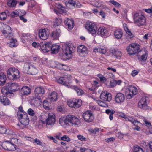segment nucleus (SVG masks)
Wrapping results in <instances>:
<instances>
[{"mask_svg":"<svg viewBox=\"0 0 152 152\" xmlns=\"http://www.w3.org/2000/svg\"><path fill=\"white\" fill-rule=\"evenodd\" d=\"M17 4L16 0H9L7 4L10 7H13L15 6Z\"/></svg>","mask_w":152,"mask_h":152,"instance_id":"37","label":"nucleus"},{"mask_svg":"<svg viewBox=\"0 0 152 152\" xmlns=\"http://www.w3.org/2000/svg\"><path fill=\"white\" fill-rule=\"evenodd\" d=\"M6 134L12 135H14L15 134L14 132H13L12 130H10L9 129L7 130Z\"/></svg>","mask_w":152,"mask_h":152,"instance_id":"55","label":"nucleus"},{"mask_svg":"<svg viewBox=\"0 0 152 152\" xmlns=\"http://www.w3.org/2000/svg\"><path fill=\"white\" fill-rule=\"evenodd\" d=\"M93 51L94 52H99L101 53L102 50L100 48H95L93 50Z\"/></svg>","mask_w":152,"mask_h":152,"instance_id":"61","label":"nucleus"},{"mask_svg":"<svg viewBox=\"0 0 152 152\" xmlns=\"http://www.w3.org/2000/svg\"><path fill=\"white\" fill-rule=\"evenodd\" d=\"M71 77V75H65L63 77H60L59 79L57 80V82L59 83L62 84L66 86H68L67 83H69V79Z\"/></svg>","mask_w":152,"mask_h":152,"instance_id":"11","label":"nucleus"},{"mask_svg":"<svg viewBox=\"0 0 152 152\" xmlns=\"http://www.w3.org/2000/svg\"><path fill=\"white\" fill-rule=\"evenodd\" d=\"M65 3L66 7L68 8L73 9L75 7V1L73 0H66Z\"/></svg>","mask_w":152,"mask_h":152,"instance_id":"25","label":"nucleus"},{"mask_svg":"<svg viewBox=\"0 0 152 152\" xmlns=\"http://www.w3.org/2000/svg\"><path fill=\"white\" fill-rule=\"evenodd\" d=\"M67 103L70 107L77 108L81 106V100H76L75 99L70 100L67 102Z\"/></svg>","mask_w":152,"mask_h":152,"instance_id":"10","label":"nucleus"},{"mask_svg":"<svg viewBox=\"0 0 152 152\" xmlns=\"http://www.w3.org/2000/svg\"><path fill=\"white\" fill-rule=\"evenodd\" d=\"M40 47L41 50L44 52H45L46 43H42L40 45Z\"/></svg>","mask_w":152,"mask_h":152,"instance_id":"51","label":"nucleus"},{"mask_svg":"<svg viewBox=\"0 0 152 152\" xmlns=\"http://www.w3.org/2000/svg\"><path fill=\"white\" fill-rule=\"evenodd\" d=\"M50 34L49 31L45 28L40 29L38 32L39 37L42 40H45L47 39Z\"/></svg>","mask_w":152,"mask_h":152,"instance_id":"12","label":"nucleus"},{"mask_svg":"<svg viewBox=\"0 0 152 152\" xmlns=\"http://www.w3.org/2000/svg\"><path fill=\"white\" fill-rule=\"evenodd\" d=\"M11 28L8 25H6L5 27L4 28V30L2 31V34H7L6 36L7 38L8 36H10L11 37L13 36V34L12 33Z\"/></svg>","mask_w":152,"mask_h":152,"instance_id":"21","label":"nucleus"},{"mask_svg":"<svg viewBox=\"0 0 152 152\" xmlns=\"http://www.w3.org/2000/svg\"><path fill=\"white\" fill-rule=\"evenodd\" d=\"M148 56V53L145 51V53L141 56H138V59L139 62L142 64V62H145L147 59Z\"/></svg>","mask_w":152,"mask_h":152,"instance_id":"29","label":"nucleus"},{"mask_svg":"<svg viewBox=\"0 0 152 152\" xmlns=\"http://www.w3.org/2000/svg\"><path fill=\"white\" fill-rule=\"evenodd\" d=\"M63 53L66 56V59H69L72 57V53L74 52L73 48L69 45L64 44L62 48Z\"/></svg>","mask_w":152,"mask_h":152,"instance_id":"6","label":"nucleus"},{"mask_svg":"<svg viewBox=\"0 0 152 152\" xmlns=\"http://www.w3.org/2000/svg\"><path fill=\"white\" fill-rule=\"evenodd\" d=\"M36 100L34 99H31L30 102L31 105L34 106H38L39 104V100L38 99Z\"/></svg>","mask_w":152,"mask_h":152,"instance_id":"38","label":"nucleus"},{"mask_svg":"<svg viewBox=\"0 0 152 152\" xmlns=\"http://www.w3.org/2000/svg\"><path fill=\"white\" fill-rule=\"evenodd\" d=\"M75 89L77 92V94L79 95H81L84 93V91L82 89L79 88L76 86H74Z\"/></svg>","mask_w":152,"mask_h":152,"instance_id":"40","label":"nucleus"},{"mask_svg":"<svg viewBox=\"0 0 152 152\" xmlns=\"http://www.w3.org/2000/svg\"><path fill=\"white\" fill-rule=\"evenodd\" d=\"M17 115L20 123L24 126L28 124L30 121L27 114H23L21 113L20 112H18Z\"/></svg>","mask_w":152,"mask_h":152,"instance_id":"7","label":"nucleus"},{"mask_svg":"<svg viewBox=\"0 0 152 152\" xmlns=\"http://www.w3.org/2000/svg\"><path fill=\"white\" fill-rule=\"evenodd\" d=\"M18 85L15 83H12V82H9L6 84L5 88H3L2 90V92H3L4 90L6 89V91L4 92L6 94L7 93V90L8 91H15L17 89Z\"/></svg>","mask_w":152,"mask_h":152,"instance_id":"13","label":"nucleus"},{"mask_svg":"<svg viewBox=\"0 0 152 152\" xmlns=\"http://www.w3.org/2000/svg\"><path fill=\"white\" fill-rule=\"evenodd\" d=\"M151 34L150 33L146 34L142 37L144 40H147L151 36Z\"/></svg>","mask_w":152,"mask_h":152,"instance_id":"50","label":"nucleus"},{"mask_svg":"<svg viewBox=\"0 0 152 152\" xmlns=\"http://www.w3.org/2000/svg\"><path fill=\"white\" fill-rule=\"evenodd\" d=\"M107 33V31L106 29L102 28H99L98 29L97 34L102 37L106 36Z\"/></svg>","mask_w":152,"mask_h":152,"instance_id":"32","label":"nucleus"},{"mask_svg":"<svg viewBox=\"0 0 152 152\" xmlns=\"http://www.w3.org/2000/svg\"><path fill=\"white\" fill-rule=\"evenodd\" d=\"M8 38L10 40V43L9 45L10 47L12 48L17 46V40L16 39L13 38L12 36L11 37L10 36H8L7 38Z\"/></svg>","mask_w":152,"mask_h":152,"instance_id":"30","label":"nucleus"},{"mask_svg":"<svg viewBox=\"0 0 152 152\" xmlns=\"http://www.w3.org/2000/svg\"><path fill=\"white\" fill-rule=\"evenodd\" d=\"M57 99V93L53 91L51 93V94L48 96L47 100L51 101H56Z\"/></svg>","mask_w":152,"mask_h":152,"instance_id":"26","label":"nucleus"},{"mask_svg":"<svg viewBox=\"0 0 152 152\" xmlns=\"http://www.w3.org/2000/svg\"><path fill=\"white\" fill-rule=\"evenodd\" d=\"M7 72L8 77L11 80L17 79L20 77L19 70L15 68H10Z\"/></svg>","mask_w":152,"mask_h":152,"instance_id":"4","label":"nucleus"},{"mask_svg":"<svg viewBox=\"0 0 152 152\" xmlns=\"http://www.w3.org/2000/svg\"><path fill=\"white\" fill-rule=\"evenodd\" d=\"M109 2L110 3L113 4L117 7H119L121 6L120 4L118 3L114 0H110V1Z\"/></svg>","mask_w":152,"mask_h":152,"instance_id":"45","label":"nucleus"},{"mask_svg":"<svg viewBox=\"0 0 152 152\" xmlns=\"http://www.w3.org/2000/svg\"><path fill=\"white\" fill-rule=\"evenodd\" d=\"M115 140V139L113 137H110L107 138L105 139V141L106 142H110L111 141H113Z\"/></svg>","mask_w":152,"mask_h":152,"instance_id":"63","label":"nucleus"},{"mask_svg":"<svg viewBox=\"0 0 152 152\" xmlns=\"http://www.w3.org/2000/svg\"><path fill=\"white\" fill-rule=\"evenodd\" d=\"M134 22L139 26L145 25L146 18L144 15L139 13H134L133 15Z\"/></svg>","mask_w":152,"mask_h":152,"instance_id":"3","label":"nucleus"},{"mask_svg":"<svg viewBox=\"0 0 152 152\" xmlns=\"http://www.w3.org/2000/svg\"><path fill=\"white\" fill-rule=\"evenodd\" d=\"M47 116L48 118L45 119L46 126L48 128L51 127L55 122V115L53 113H50L48 114L46 113L45 115H42L41 116L43 120H44L45 117H47Z\"/></svg>","mask_w":152,"mask_h":152,"instance_id":"2","label":"nucleus"},{"mask_svg":"<svg viewBox=\"0 0 152 152\" xmlns=\"http://www.w3.org/2000/svg\"><path fill=\"white\" fill-rule=\"evenodd\" d=\"M52 45L50 42L46 43L45 52H48L51 50Z\"/></svg>","mask_w":152,"mask_h":152,"instance_id":"41","label":"nucleus"},{"mask_svg":"<svg viewBox=\"0 0 152 152\" xmlns=\"http://www.w3.org/2000/svg\"><path fill=\"white\" fill-rule=\"evenodd\" d=\"M27 112L29 115L32 116V119L34 121H35L37 119V116L32 109H29L28 110Z\"/></svg>","mask_w":152,"mask_h":152,"instance_id":"28","label":"nucleus"},{"mask_svg":"<svg viewBox=\"0 0 152 152\" xmlns=\"http://www.w3.org/2000/svg\"><path fill=\"white\" fill-rule=\"evenodd\" d=\"M129 94L127 95V98L130 99L133 96V95H136L137 94V88L133 86H131L129 88Z\"/></svg>","mask_w":152,"mask_h":152,"instance_id":"18","label":"nucleus"},{"mask_svg":"<svg viewBox=\"0 0 152 152\" xmlns=\"http://www.w3.org/2000/svg\"><path fill=\"white\" fill-rule=\"evenodd\" d=\"M6 76L3 73H0V86H3L5 83L6 80Z\"/></svg>","mask_w":152,"mask_h":152,"instance_id":"33","label":"nucleus"},{"mask_svg":"<svg viewBox=\"0 0 152 152\" xmlns=\"http://www.w3.org/2000/svg\"><path fill=\"white\" fill-rule=\"evenodd\" d=\"M86 28L91 34H96L97 30V27L96 25L91 22L87 23Z\"/></svg>","mask_w":152,"mask_h":152,"instance_id":"14","label":"nucleus"},{"mask_svg":"<svg viewBox=\"0 0 152 152\" xmlns=\"http://www.w3.org/2000/svg\"><path fill=\"white\" fill-rule=\"evenodd\" d=\"M61 19L60 18H56L55 21V25L58 26L60 25L61 23Z\"/></svg>","mask_w":152,"mask_h":152,"instance_id":"44","label":"nucleus"},{"mask_svg":"<svg viewBox=\"0 0 152 152\" xmlns=\"http://www.w3.org/2000/svg\"><path fill=\"white\" fill-rule=\"evenodd\" d=\"M116 50L114 48H111L109 51V53H110L112 54V55L114 56Z\"/></svg>","mask_w":152,"mask_h":152,"instance_id":"58","label":"nucleus"},{"mask_svg":"<svg viewBox=\"0 0 152 152\" xmlns=\"http://www.w3.org/2000/svg\"><path fill=\"white\" fill-rule=\"evenodd\" d=\"M126 33L127 34L129 37L130 38H132L134 36L133 34L131 32V31L129 30L126 32Z\"/></svg>","mask_w":152,"mask_h":152,"instance_id":"57","label":"nucleus"},{"mask_svg":"<svg viewBox=\"0 0 152 152\" xmlns=\"http://www.w3.org/2000/svg\"><path fill=\"white\" fill-rule=\"evenodd\" d=\"M144 121L145 124L146 125V126H147L148 127H149L151 126V124L148 121L146 120H144Z\"/></svg>","mask_w":152,"mask_h":152,"instance_id":"64","label":"nucleus"},{"mask_svg":"<svg viewBox=\"0 0 152 152\" xmlns=\"http://www.w3.org/2000/svg\"><path fill=\"white\" fill-rule=\"evenodd\" d=\"M81 6V4L78 1H75V7H76L77 8H79Z\"/></svg>","mask_w":152,"mask_h":152,"instance_id":"62","label":"nucleus"},{"mask_svg":"<svg viewBox=\"0 0 152 152\" xmlns=\"http://www.w3.org/2000/svg\"><path fill=\"white\" fill-rule=\"evenodd\" d=\"M7 17V15L5 12H3L0 14V20H4Z\"/></svg>","mask_w":152,"mask_h":152,"instance_id":"43","label":"nucleus"},{"mask_svg":"<svg viewBox=\"0 0 152 152\" xmlns=\"http://www.w3.org/2000/svg\"><path fill=\"white\" fill-rule=\"evenodd\" d=\"M61 139L62 140L66 141L68 142L70 141V138L66 135H64L63 137H61Z\"/></svg>","mask_w":152,"mask_h":152,"instance_id":"47","label":"nucleus"},{"mask_svg":"<svg viewBox=\"0 0 152 152\" xmlns=\"http://www.w3.org/2000/svg\"><path fill=\"white\" fill-rule=\"evenodd\" d=\"M0 102L4 105H9L10 103V100L6 96H0Z\"/></svg>","mask_w":152,"mask_h":152,"instance_id":"27","label":"nucleus"},{"mask_svg":"<svg viewBox=\"0 0 152 152\" xmlns=\"http://www.w3.org/2000/svg\"><path fill=\"white\" fill-rule=\"evenodd\" d=\"M7 129L3 127L0 126V133L2 134H6Z\"/></svg>","mask_w":152,"mask_h":152,"instance_id":"49","label":"nucleus"},{"mask_svg":"<svg viewBox=\"0 0 152 152\" xmlns=\"http://www.w3.org/2000/svg\"><path fill=\"white\" fill-rule=\"evenodd\" d=\"M114 56H115L116 58L118 57H120L121 56V54L120 52L116 50Z\"/></svg>","mask_w":152,"mask_h":152,"instance_id":"54","label":"nucleus"},{"mask_svg":"<svg viewBox=\"0 0 152 152\" xmlns=\"http://www.w3.org/2000/svg\"><path fill=\"white\" fill-rule=\"evenodd\" d=\"M78 121V119L75 116L68 115L66 117H63L60 118L59 120V122L62 126H64L65 125H69V123L72 125H76Z\"/></svg>","mask_w":152,"mask_h":152,"instance_id":"1","label":"nucleus"},{"mask_svg":"<svg viewBox=\"0 0 152 152\" xmlns=\"http://www.w3.org/2000/svg\"><path fill=\"white\" fill-rule=\"evenodd\" d=\"M125 98L124 94L121 93H118L115 96V100L116 103H118L123 102Z\"/></svg>","mask_w":152,"mask_h":152,"instance_id":"19","label":"nucleus"},{"mask_svg":"<svg viewBox=\"0 0 152 152\" xmlns=\"http://www.w3.org/2000/svg\"><path fill=\"white\" fill-rule=\"evenodd\" d=\"M66 66L65 65L58 63V64L57 65L56 67L60 69H64V67H66Z\"/></svg>","mask_w":152,"mask_h":152,"instance_id":"46","label":"nucleus"},{"mask_svg":"<svg viewBox=\"0 0 152 152\" xmlns=\"http://www.w3.org/2000/svg\"><path fill=\"white\" fill-rule=\"evenodd\" d=\"M7 149L9 151L14 150L15 149V145L12 142H8L7 145Z\"/></svg>","mask_w":152,"mask_h":152,"instance_id":"35","label":"nucleus"},{"mask_svg":"<svg viewBox=\"0 0 152 152\" xmlns=\"http://www.w3.org/2000/svg\"><path fill=\"white\" fill-rule=\"evenodd\" d=\"M60 49L59 46L56 44L52 45L51 50V53L53 54L56 53L59 51Z\"/></svg>","mask_w":152,"mask_h":152,"instance_id":"31","label":"nucleus"},{"mask_svg":"<svg viewBox=\"0 0 152 152\" xmlns=\"http://www.w3.org/2000/svg\"><path fill=\"white\" fill-rule=\"evenodd\" d=\"M77 52L79 53L87 54L88 50L87 48L83 45H80L78 47Z\"/></svg>","mask_w":152,"mask_h":152,"instance_id":"23","label":"nucleus"},{"mask_svg":"<svg viewBox=\"0 0 152 152\" xmlns=\"http://www.w3.org/2000/svg\"><path fill=\"white\" fill-rule=\"evenodd\" d=\"M31 89L28 86H23L21 89L20 92L22 95H28L31 92Z\"/></svg>","mask_w":152,"mask_h":152,"instance_id":"22","label":"nucleus"},{"mask_svg":"<svg viewBox=\"0 0 152 152\" xmlns=\"http://www.w3.org/2000/svg\"><path fill=\"white\" fill-rule=\"evenodd\" d=\"M11 16L12 17H15L18 16H19V13L18 11H15L12 12L11 14Z\"/></svg>","mask_w":152,"mask_h":152,"instance_id":"48","label":"nucleus"},{"mask_svg":"<svg viewBox=\"0 0 152 152\" xmlns=\"http://www.w3.org/2000/svg\"><path fill=\"white\" fill-rule=\"evenodd\" d=\"M25 138L27 140L30 141V142L33 143L34 139H33V138L29 137L27 136L25 137Z\"/></svg>","mask_w":152,"mask_h":152,"instance_id":"60","label":"nucleus"},{"mask_svg":"<svg viewBox=\"0 0 152 152\" xmlns=\"http://www.w3.org/2000/svg\"><path fill=\"white\" fill-rule=\"evenodd\" d=\"M115 113V111L113 110L107 109L106 110V113L107 114H110L109 118L110 120H111L113 119V115Z\"/></svg>","mask_w":152,"mask_h":152,"instance_id":"36","label":"nucleus"},{"mask_svg":"<svg viewBox=\"0 0 152 152\" xmlns=\"http://www.w3.org/2000/svg\"><path fill=\"white\" fill-rule=\"evenodd\" d=\"M61 33L60 29L58 28L52 32L51 34V36L53 39L57 40L58 39Z\"/></svg>","mask_w":152,"mask_h":152,"instance_id":"20","label":"nucleus"},{"mask_svg":"<svg viewBox=\"0 0 152 152\" xmlns=\"http://www.w3.org/2000/svg\"><path fill=\"white\" fill-rule=\"evenodd\" d=\"M45 91L42 87H37L35 90L34 94L36 99L38 100L41 99L42 94L45 93Z\"/></svg>","mask_w":152,"mask_h":152,"instance_id":"15","label":"nucleus"},{"mask_svg":"<svg viewBox=\"0 0 152 152\" xmlns=\"http://www.w3.org/2000/svg\"><path fill=\"white\" fill-rule=\"evenodd\" d=\"M64 23L68 26V28L72 29L74 26V21L72 19L67 18L64 20Z\"/></svg>","mask_w":152,"mask_h":152,"instance_id":"24","label":"nucleus"},{"mask_svg":"<svg viewBox=\"0 0 152 152\" xmlns=\"http://www.w3.org/2000/svg\"><path fill=\"white\" fill-rule=\"evenodd\" d=\"M83 117L84 120L88 122H92L94 118L92 113L90 110H87L83 113Z\"/></svg>","mask_w":152,"mask_h":152,"instance_id":"9","label":"nucleus"},{"mask_svg":"<svg viewBox=\"0 0 152 152\" xmlns=\"http://www.w3.org/2000/svg\"><path fill=\"white\" fill-rule=\"evenodd\" d=\"M100 98L104 101L110 102L111 100V95L106 91H103L100 94Z\"/></svg>","mask_w":152,"mask_h":152,"instance_id":"16","label":"nucleus"},{"mask_svg":"<svg viewBox=\"0 0 152 152\" xmlns=\"http://www.w3.org/2000/svg\"><path fill=\"white\" fill-rule=\"evenodd\" d=\"M123 32L122 31L120 30H116L114 32V35L116 38L117 39H120L122 36Z\"/></svg>","mask_w":152,"mask_h":152,"instance_id":"34","label":"nucleus"},{"mask_svg":"<svg viewBox=\"0 0 152 152\" xmlns=\"http://www.w3.org/2000/svg\"><path fill=\"white\" fill-rule=\"evenodd\" d=\"M77 137L81 141L85 140L86 138L85 137L81 135H78L77 136Z\"/></svg>","mask_w":152,"mask_h":152,"instance_id":"59","label":"nucleus"},{"mask_svg":"<svg viewBox=\"0 0 152 152\" xmlns=\"http://www.w3.org/2000/svg\"><path fill=\"white\" fill-rule=\"evenodd\" d=\"M132 123L136 126H140L141 125V124L140 122L134 119Z\"/></svg>","mask_w":152,"mask_h":152,"instance_id":"52","label":"nucleus"},{"mask_svg":"<svg viewBox=\"0 0 152 152\" xmlns=\"http://www.w3.org/2000/svg\"><path fill=\"white\" fill-rule=\"evenodd\" d=\"M148 98L146 97H142L139 102L138 105L139 107L143 109H148V107L147 105V100Z\"/></svg>","mask_w":152,"mask_h":152,"instance_id":"17","label":"nucleus"},{"mask_svg":"<svg viewBox=\"0 0 152 152\" xmlns=\"http://www.w3.org/2000/svg\"><path fill=\"white\" fill-rule=\"evenodd\" d=\"M134 152H143V150L140 147H136L134 149Z\"/></svg>","mask_w":152,"mask_h":152,"instance_id":"53","label":"nucleus"},{"mask_svg":"<svg viewBox=\"0 0 152 152\" xmlns=\"http://www.w3.org/2000/svg\"><path fill=\"white\" fill-rule=\"evenodd\" d=\"M116 80H113L112 81H111L110 83V86L111 87H113L116 86Z\"/></svg>","mask_w":152,"mask_h":152,"instance_id":"56","label":"nucleus"},{"mask_svg":"<svg viewBox=\"0 0 152 152\" xmlns=\"http://www.w3.org/2000/svg\"><path fill=\"white\" fill-rule=\"evenodd\" d=\"M94 6L95 7L98 8L103 7L102 2L100 1H96L94 4Z\"/></svg>","mask_w":152,"mask_h":152,"instance_id":"42","label":"nucleus"},{"mask_svg":"<svg viewBox=\"0 0 152 152\" xmlns=\"http://www.w3.org/2000/svg\"><path fill=\"white\" fill-rule=\"evenodd\" d=\"M23 70L25 73L32 75H35L38 72V70L34 65L27 63L25 64Z\"/></svg>","mask_w":152,"mask_h":152,"instance_id":"5","label":"nucleus"},{"mask_svg":"<svg viewBox=\"0 0 152 152\" xmlns=\"http://www.w3.org/2000/svg\"><path fill=\"white\" fill-rule=\"evenodd\" d=\"M33 143L37 145H39L42 146H43L44 143L42 142L38 138H36L34 139Z\"/></svg>","mask_w":152,"mask_h":152,"instance_id":"39","label":"nucleus"},{"mask_svg":"<svg viewBox=\"0 0 152 152\" xmlns=\"http://www.w3.org/2000/svg\"><path fill=\"white\" fill-rule=\"evenodd\" d=\"M140 49V46L139 45L133 43L127 48V50L130 55L134 54L137 53Z\"/></svg>","mask_w":152,"mask_h":152,"instance_id":"8","label":"nucleus"}]
</instances>
